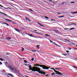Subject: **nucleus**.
Instances as JSON below:
<instances>
[{
    "instance_id": "nucleus-1",
    "label": "nucleus",
    "mask_w": 77,
    "mask_h": 77,
    "mask_svg": "<svg viewBox=\"0 0 77 77\" xmlns=\"http://www.w3.org/2000/svg\"><path fill=\"white\" fill-rule=\"evenodd\" d=\"M36 65V66H40V67H42L43 69H49L50 68V67H47L45 65H40L39 64H37Z\"/></svg>"
},
{
    "instance_id": "nucleus-2",
    "label": "nucleus",
    "mask_w": 77,
    "mask_h": 77,
    "mask_svg": "<svg viewBox=\"0 0 77 77\" xmlns=\"http://www.w3.org/2000/svg\"><path fill=\"white\" fill-rule=\"evenodd\" d=\"M35 69V71H37L38 72H39V74H43L44 75H45V74L46 73L45 72H42V71H41V69L40 68L38 67H36V68Z\"/></svg>"
},
{
    "instance_id": "nucleus-3",
    "label": "nucleus",
    "mask_w": 77,
    "mask_h": 77,
    "mask_svg": "<svg viewBox=\"0 0 77 77\" xmlns=\"http://www.w3.org/2000/svg\"><path fill=\"white\" fill-rule=\"evenodd\" d=\"M32 66L29 65V70H31L32 71L35 72L36 71V69H35L37 67L34 66L32 68Z\"/></svg>"
},
{
    "instance_id": "nucleus-4",
    "label": "nucleus",
    "mask_w": 77,
    "mask_h": 77,
    "mask_svg": "<svg viewBox=\"0 0 77 77\" xmlns=\"http://www.w3.org/2000/svg\"><path fill=\"white\" fill-rule=\"evenodd\" d=\"M53 70L56 73V74H58L59 75H62V73L58 71H56V70H55L54 69H53Z\"/></svg>"
},
{
    "instance_id": "nucleus-5",
    "label": "nucleus",
    "mask_w": 77,
    "mask_h": 77,
    "mask_svg": "<svg viewBox=\"0 0 77 77\" xmlns=\"http://www.w3.org/2000/svg\"><path fill=\"white\" fill-rule=\"evenodd\" d=\"M8 66L9 69H10V70H11V71H13L14 69V68H12V67L11 66L9 65H8Z\"/></svg>"
},
{
    "instance_id": "nucleus-6",
    "label": "nucleus",
    "mask_w": 77,
    "mask_h": 77,
    "mask_svg": "<svg viewBox=\"0 0 77 77\" xmlns=\"http://www.w3.org/2000/svg\"><path fill=\"white\" fill-rule=\"evenodd\" d=\"M0 13L1 14H3V15H6V16H8V18H12V17L9 16H8V15L7 14H5L4 13H2L0 11Z\"/></svg>"
},
{
    "instance_id": "nucleus-7",
    "label": "nucleus",
    "mask_w": 77,
    "mask_h": 77,
    "mask_svg": "<svg viewBox=\"0 0 77 77\" xmlns=\"http://www.w3.org/2000/svg\"><path fill=\"white\" fill-rule=\"evenodd\" d=\"M5 20H6V21H11V22H12V23H13V24H16L15 23H14V22H12V21H13L12 20H10L9 19L8 20V19H5Z\"/></svg>"
},
{
    "instance_id": "nucleus-8",
    "label": "nucleus",
    "mask_w": 77,
    "mask_h": 77,
    "mask_svg": "<svg viewBox=\"0 0 77 77\" xmlns=\"http://www.w3.org/2000/svg\"><path fill=\"white\" fill-rule=\"evenodd\" d=\"M28 35H29V36H31V37H33V38H38V37H34L33 36V35H32V34H28Z\"/></svg>"
},
{
    "instance_id": "nucleus-9",
    "label": "nucleus",
    "mask_w": 77,
    "mask_h": 77,
    "mask_svg": "<svg viewBox=\"0 0 77 77\" xmlns=\"http://www.w3.org/2000/svg\"><path fill=\"white\" fill-rule=\"evenodd\" d=\"M25 19H26V20L27 21H29L30 22V21H31V20H30V19H29V18H27V17H25Z\"/></svg>"
},
{
    "instance_id": "nucleus-10",
    "label": "nucleus",
    "mask_w": 77,
    "mask_h": 77,
    "mask_svg": "<svg viewBox=\"0 0 77 77\" xmlns=\"http://www.w3.org/2000/svg\"><path fill=\"white\" fill-rule=\"evenodd\" d=\"M14 30H16V31H17V32H18L19 33H20V31H19L18 29H16V28H14Z\"/></svg>"
},
{
    "instance_id": "nucleus-11",
    "label": "nucleus",
    "mask_w": 77,
    "mask_h": 77,
    "mask_svg": "<svg viewBox=\"0 0 77 77\" xmlns=\"http://www.w3.org/2000/svg\"><path fill=\"white\" fill-rule=\"evenodd\" d=\"M37 24H39V25H40V26L41 27H42V26L43 27H44V26H43V25H41V23H39L38 22Z\"/></svg>"
},
{
    "instance_id": "nucleus-12",
    "label": "nucleus",
    "mask_w": 77,
    "mask_h": 77,
    "mask_svg": "<svg viewBox=\"0 0 77 77\" xmlns=\"http://www.w3.org/2000/svg\"><path fill=\"white\" fill-rule=\"evenodd\" d=\"M8 75H10V76H11V77H14V76L13 75H12V74L11 73H8Z\"/></svg>"
},
{
    "instance_id": "nucleus-13",
    "label": "nucleus",
    "mask_w": 77,
    "mask_h": 77,
    "mask_svg": "<svg viewBox=\"0 0 77 77\" xmlns=\"http://www.w3.org/2000/svg\"><path fill=\"white\" fill-rule=\"evenodd\" d=\"M5 39H11V38L10 37H7L5 38Z\"/></svg>"
},
{
    "instance_id": "nucleus-14",
    "label": "nucleus",
    "mask_w": 77,
    "mask_h": 77,
    "mask_svg": "<svg viewBox=\"0 0 77 77\" xmlns=\"http://www.w3.org/2000/svg\"><path fill=\"white\" fill-rule=\"evenodd\" d=\"M45 36H47L48 37V36H49V37H50V35L47 34H45Z\"/></svg>"
},
{
    "instance_id": "nucleus-15",
    "label": "nucleus",
    "mask_w": 77,
    "mask_h": 77,
    "mask_svg": "<svg viewBox=\"0 0 77 77\" xmlns=\"http://www.w3.org/2000/svg\"><path fill=\"white\" fill-rule=\"evenodd\" d=\"M17 74L19 75H20V74H20V71H17Z\"/></svg>"
},
{
    "instance_id": "nucleus-16",
    "label": "nucleus",
    "mask_w": 77,
    "mask_h": 77,
    "mask_svg": "<svg viewBox=\"0 0 77 77\" xmlns=\"http://www.w3.org/2000/svg\"><path fill=\"white\" fill-rule=\"evenodd\" d=\"M39 46H40V45H37L36 47H37V48H38V49H39Z\"/></svg>"
},
{
    "instance_id": "nucleus-17",
    "label": "nucleus",
    "mask_w": 77,
    "mask_h": 77,
    "mask_svg": "<svg viewBox=\"0 0 77 77\" xmlns=\"http://www.w3.org/2000/svg\"><path fill=\"white\" fill-rule=\"evenodd\" d=\"M55 74V73L54 72H53L51 74V75L52 76H53V75H54Z\"/></svg>"
},
{
    "instance_id": "nucleus-18",
    "label": "nucleus",
    "mask_w": 77,
    "mask_h": 77,
    "mask_svg": "<svg viewBox=\"0 0 77 77\" xmlns=\"http://www.w3.org/2000/svg\"><path fill=\"white\" fill-rule=\"evenodd\" d=\"M72 24H74L75 25V26H77V25H76V24L75 23H71L70 24H69V25H72Z\"/></svg>"
},
{
    "instance_id": "nucleus-19",
    "label": "nucleus",
    "mask_w": 77,
    "mask_h": 77,
    "mask_svg": "<svg viewBox=\"0 0 77 77\" xmlns=\"http://www.w3.org/2000/svg\"><path fill=\"white\" fill-rule=\"evenodd\" d=\"M0 60L1 61H3V59L0 58Z\"/></svg>"
},
{
    "instance_id": "nucleus-20",
    "label": "nucleus",
    "mask_w": 77,
    "mask_h": 77,
    "mask_svg": "<svg viewBox=\"0 0 77 77\" xmlns=\"http://www.w3.org/2000/svg\"><path fill=\"white\" fill-rule=\"evenodd\" d=\"M77 12H73L72 13V14H77Z\"/></svg>"
},
{
    "instance_id": "nucleus-21",
    "label": "nucleus",
    "mask_w": 77,
    "mask_h": 77,
    "mask_svg": "<svg viewBox=\"0 0 77 77\" xmlns=\"http://www.w3.org/2000/svg\"><path fill=\"white\" fill-rule=\"evenodd\" d=\"M75 28H71L70 29H69L70 30H73V29H75Z\"/></svg>"
},
{
    "instance_id": "nucleus-22",
    "label": "nucleus",
    "mask_w": 77,
    "mask_h": 77,
    "mask_svg": "<svg viewBox=\"0 0 77 77\" xmlns=\"http://www.w3.org/2000/svg\"><path fill=\"white\" fill-rule=\"evenodd\" d=\"M56 69H61V68H56Z\"/></svg>"
},
{
    "instance_id": "nucleus-23",
    "label": "nucleus",
    "mask_w": 77,
    "mask_h": 77,
    "mask_svg": "<svg viewBox=\"0 0 77 77\" xmlns=\"http://www.w3.org/2000/svg\"><path fill=\"white\" fill-rule=\"evenodd\" d=\"M22 51H24V49L23 48V47H22Z\"/></svg>"
},
{
    "instance_id": "nucleus-24",
    "label": "nucleus",
    "mask_w": 77,
    "mask_h": 77,
    "mask_svg": "<svg viewBox=\"0 0 77 77\" xmlns=\"http://www.w3.org/2000/svg\"><path fill=\"white\" fill-rule=\"evenodd\" d=\"M65 17V16H60V17H58V18H63V17Z\"/></svg>"
},
{
    "instance_id": "nucleus-25",
    "label": "nucleus",
    "mask_w": 77,
    "mask_h": 77,
    "mask_svg": "<svg viewBox=\"0 0 77 77\" xmlns=\"http://www.w3.org/2000/svg\"><path fill=\"white\" fill-rule=\"evenodd\" d=\"M19 75H20V77H24V76H23V75H21V74H19Z\"/></svg>"
},
{
    "instance_id": "nucleus-26",
    "label": "nucleus",
    "mask_w": 77,
    "mask_h": 77,
    "mask_svg": "<svg viewBox=\"0 0 77 77\" xmlns=\"http://www.w3.org/2000/svg\"><path fill=\"white\" fill-rule=\"evenodd\" d=\"M55 45H56V46H57V47H60V46L59 45H57V44H56Z\"/></svg>"
},
{
    "instance_id": "nucleus-27",
    "label": "nucleus",
    "mask_w": 77,
    "mask_h": 77,
    "mask_svg": "<svg viewBox=\"0 0 77 77\" xmlns=\"http://www.w3.org/2000/svg\"><path fill=\"white\" fill-rule=\"evenodd\" d=\"M65 41H68V42H70V41H69L68 40L65 39Z\"/></svg>"
},
{
    "instance_id": "nucleus-28",
    "label": "nucleus",
    "mask_w": 77,
    "mask_h": 77,
    "mask_svg": "<svg viewBox=\"0 0 77 77\" xmlns=\"http://www.w3.org/2000/svg\"><path fill=\"white\" fill-rule=\"evenodd\" d=\"M73 68H75L76 69H77V67H75V66H73Z\"/></svg>"
},
{
    "instance_id": "nucleus-29",
    "label": "nucleus",
    "mask_w": 77,
    "mask_h": 77,
    "mask_svg": "<svg viewBox=\"0 0 77 77\" xmlns=\"http://www.w3.org/2000/svg\"><path fill=\"white\" fill-rule=\"evenodd\" d=\"M45 18H46V19H49L48 17H45Z\"/></svg>"
},
{
    "instance_id": "nucleus-30",
    "label": "nucleus",
    "mask_w": 77,
    "mask_h": 77,
    "mask_svg": "<svg viewBox=\"0 0 77 77\" xmlns=\"http://www.w3.org/2000/svg\"><path fill=\"white\" fill-rule=\"evenodd\" d=\"M24 62H25V63H27V61L26 60H24Z\"/></svg>"
},
{
    "instance_id": "nucleus-31",
    "label": "nucleus",
    "mask_w": 77,
    "mask_h": 77,
    "mask_svg": "<svg viewBox=\"0 0 77 77\" xmlns=\"http://www.w3.org/2000/svg\"><path fill=\"white\" fill-rule=\"evenodd\" d=\"M62 55H63L64 56H67V54H63Z\"/></svg>"
},
{
    "instance_id": "nucleus-32",
    "label": "nucleus",
    "mask_w": 77,
    "mask_h": 77,
    "mask_svg": "<svg viewBox=\"0 0 77 77\" xmlns=\"http://www.w3.org/2000/svg\"><path fill=\"white\" fill-rule=\"evenodd\" d=\"M31 60H32V61H34V58H32L31 59Z\"/></svg>"
},
{
    "instance_id": "nucleus-33",
    "label": "nucleus",
    "mask_w": 77,
    "mask_h": 77,
    "mask_svg": "<svg viewBox=\"0 0 77 77\" xmlns=\"http://www.w3.org/2000/svg\"><path fill=\"white\" fill-rule=\"evenodd\" d=\"M33 32L34 33H37V34H38V33L36 32H35L34 31H33Z\"/></svg>"
},
{
    "instance_id": "nucleus-34",
    "label": "nucleus",
    "mask_w": 77,
    "mask_h": 77,
    "mask_svg": "<svg viewBox=\"0 0 77 77\" xmlns=\"http://www.w3.org/2000/svg\"><path fill=\"white\" fill-rule=\"evenodd\" d=\"M6 25H7V26H10V25L7 23L6 24Z\"/></svg>"
},
{
    "instance_id": "nucleus-35",
    "label": "nucleus",
    "mask_w": 77,
    "mask_h": 77,
    "mask_svg": "<svg viewBox=\"0 0 77 77\" xmlns=\"http://www.w3.org/2000/svg\"><path fill=\"white\" fill-rule=\"evenodd\" d=\"M0 6H1V7H2V8H5V7H3V6L0 5Z\"/></svg>"
},
{
    "instance_id": "nucleus-36",
    "label": "nucleus",
    "mask_w": 77,
    "mask_h": 77,
    "mask_svg": "<svg viewBox=\"0 0 77 77\" xmlns=\"http://www.w3.org/2000/svg\"><path fill=\"white\" fill-rule=\"evenodd\" d=\"M71 3H75V2H71Z\"/></svg>"
},
{
    "instance_id": "nucleus-37",
    "label": "nucleus",
    "mask_w": 77,
    "mask_h": 77,
    "mask_svg": "<svg viewBox=\"0 0 77 77\" xmlns=\"http://www.w3.org/2000/svg\"><path fill=\"white\" fill-rule=\"evenodd\" d=\"M26 65H28V66H29L30 65V64H26L25 65V66H26Z\"/></svg>"
},
{
    "instance_id": "nucleus-38",
    "label": "nucleus",
    "mask_w": 77,
    "mask_h": 77,
    "mask_svg": "<svg viewBox=\"0 0 77 77\" xmlns=\"http://www.w3.org/2000/svg\"><path fill=\"white\" fill-rule=\"evenodd\" d=\"M15 72H17V69L15 70Z\"/></svg>"
},
{
    "instance_id": "nucleus-39",
    "label": "nucleus",
    "mask_w": 77,
    "mask_h": 77,
    "mask_svg": "<svg viewBox=\"0 0 77 77\" xmlns=\"http://www.w3.org/2000/svg\"><path fill=\"white\" fill-rule=\"evenodd\" d=\"M66 53H68L69 52V51H66Z\"/></svg>"
},
{
    "instance_id": "nucleus-40",
    "label": "nucleus",
    "mask_w": 77,
    "mask_h": 77,
    "mask_svg": "<svg viewBox=\"0 0 77 77\" xmlns=\"http://www.w3.org/2000/svg\"><path fill=\"white\" fill-rule=\"evenodd\" d=\"M68 29H69V28H66V29H64V30H68Z\"/></svg>"
},
{
    "instance_id": "nucleus-41",
    "label": "nucleus",
    "mask_w": 77,
    "mask_h": 77,
    "mask_svg": "<svg viewBox=\"0 0 77 77\" xmlns=\"http://www.w3.org/2000/svg\"><path fill=\"white\" fill-rule=\"evenodd\" d=\"M38 34L39 35H43L42 34H41V33H38Z\"/></svg>"
},
{
    "instance_id": "nucleus-42",
    "label": "nucleus",
    "mask_w": 77,
    "mask_h": 77,
    "mask_svg": "<svg viewBox=\"0 0 77 77\" xmlns=\"http://www.w3.org/2000/svg\"><path fill=\"white\" fill-rule=\"evenodd\" d=\"M50 42L51 43H53V41H52L51 40H50Z\"/></svg>"
},
{
    "instance_id": "nucleus-43",
    "label": "nucleus",
    "mask_w": 77,
    "mask_h": 77,
    "mask_svg": "<svg viewBox=\"0 0 77 77\" xmlns=\"http://www.w3.org/2000/svg\"><path fill=\"white\" fill-rule=\"evenodd\" d=\"M3 64V63H2L1 62H0V65H2Z\"/></svg>"
},
{
    "instance_id": "nucleus-44",
    "label": "nucleus",
    "mask_w": 77,
    "mask_h": 77,
    "mask_svg": "<svg viewBox=\"0 0 77 77\" xmlns=\"http://www.w3.org/2000/svg\"><path fill=\"white\" fill-rule=\"evenodd\" d=\"M4 9H8V8H5V7L4 8Z\"/></svg>"
},
{
    "instance_id": "nucleus-45",
    "label": "nucleus",
    "mask_w": 77,
    "mask_h": 77,
    "mask_svg": "<svg viewBox=\"0 0 77 77\" xmlns=\"http://www.w3.org/2000/svg\"><path fill=\"white\" fill-rule=\"evenodd\" d=\"M33 31H34L35 32H37L38 31V30H34Z\"/></svg>"
},
{
    "instance_id": "nucleus-46",
    "label": "nucleus",
    "mask_w": 77,
    "mask_h": 77,
    "mask_svg": "<svg viewBox=\"0 0 77 77\" xmlns=\"http://www.w3.org/2000/svg\"><path fill=\"white\" fill-rule=\"evenodd\" d=\"M51 21H55V20L53 19H51Z\"/></svg>"
},
{
    "instance_id": "nucleus-47",
    "label": "nucleus",
    "mask_w": 77,
    "mask_h": 77,
    "mask_svg": "<svg viewBox=\"0 0 77 77\" xmlns=\"http://www.w3.org/2000/svg\"><path fill=\"white\" fill-rule=\"evenodd\" d=\"M69 48V49L70 50H71V48Z\"/></svg>"
},
{
    "instance_id": "nucleus-48",
    "label": "nucleus",
    "mask_w": 77,
    "mask_h": 77,
    "mask_svg": "<svg viewBox=\"0 0 77 77\" xmlns=\"http://www.w3.org/2000/svg\"><path fill=\"white\" fill-rule=\"evenodd\" d=\"M6 23H2V24H6Z\"/></svg>"
},
{
    "instance_id": "nucleus-49",
    "label": "nucleus",
    "mask_w": 77,
    "mask_h": 77,
    "mask_svg": "<svg viewBox=\"0 0 77 77\" xmlns=\"http://www.w3.org/2000/svg\"><path fill=\"white\" fill-rule=\"evenodd\" d=\"M6 55H9V54L8 53L6 54Z\"/></svg>"
},
{
    "instance_id": "nucleus-50",
    "label": "nucleus",
    "mask_w": 77,
    "mask_h": 77,
    "mask_svg": "<svg viewBox=\"0 0 77 77\" xmlns=\"http://www.w3.org/2000/svg\"><path fill=\"white\" fill-rule=\"evenodd\" d=\"M32 51V52H35L36 51Z\"/></svg>"
},
{
    "instance_id": "nucleus-51",
    "label": "nucleus",
    "mask_w": 77,
    "mask_h": 77,
    "mask_svg": "<svg viewBox=\"0 0 77 77\" xmlns=\"http://www.w3.org/2000/svg\"><path fill=\"white\" fill-rule=\"evenodd\" d=\"M30 10L31 11H33V10H32V9H30Z\"/></svg>"
},
{
    "instance_id": "nucleus-52",
    "label": "nucleus",
    "mask_w": 77,
    "mask_h": 77,
    "mask_svg": "<svg viewBox=\"0 0 77 77\" xmlns=\"http://www.w3.org/2000/svg\"><path fill=\"white\" fill-rule=\"evenodd\" d=\"M48 75H46V76H48Z\"/></svg>"
},
{
    "instance_id": "nucleus-53",
    "label": "nucleus",
    "mask_w": 77,
    "mask_h": 77,
    "mask_svg": "<svg viewBox=\"0 0 77 77\" xmlns=\"http://www.w3.org/2000/svg\"><path fill=\"white\" fill-rule=\"evenodd\" d=\"M57 14H60V13H57Z\"/></svg>"
},
{
    "instance_id": "nucleus-54",
    "label": "nucleus",
    "mask_w": 77,
    "mask_h": 77,
    "mask_svg": "<svg viewBox=\"0 0 77 77\" xmlns=\"http://www.w3.org/2000/svg\"><path fill=\"white\" fill-rule=\"evenodd\" d=\"M39 38H42V37H39Z\"/></svg>"
},
{
    "instance_id": "nucleus-55",
    "label": "nucleus",
    "mask_w": 77,
    "mask_h": 77,
    "mask_svg": "<svg viewBox=\"0 0 77 77\" xmlns=\"http://www.w3.org/2000/svg\"><path fill=\"white\" fill-rule=\"evenodd\" d=\"M9 9H11V8H9V7H7Z\"/></svg>"
},
{
    "instance_id": "nucleus-56",
    "label": "nucleus",
    "mask_w": 77,
    "mask_h": 77,
    "mask_svg": "<svg viewBox=\"0 0 77 77\" xmlns=\"http://www.w3.org/2000/svg\"><path fill=\"white\" fill-rule=\"evenodd\" d=\"M64 3H65V2H63L62 3V5H63V4H64Z\"/></svg>"
},
{
    "instance_id": "nucleus-57",
    "label": "nucleus",
    "mask_w": 77,
    "mask_h": 77,
    "mask_svg": "<svg viewBox=\"0 0 77 77\" xmlns=\"http://www.w3.org/2000/svg\"><path fill=\"white\" fill-rule=\"evenodd\" d=\"M50 2H52L51 0H49Z\"/></svg>"
},
{
    "instance_id": "nucleus-58",
    "label": "nucleus",
    "mask_w": 77,
    "mask_h": 77,
    "mask_svg": "<svg viewBox=\"0 0 77 77\" xmlns=\"http://www.w3.org/2000/svg\"><path fill=\"white\" fill-rule=\"evenodd\" d=\"M51 69H54L53 68H51Z\"/></svg>"
},
{
    "instance_id": "nucleus-59",
    "label": "nucleus",
    "mask_w": 77,
    "mask_h": 77,
    "mask_svg": "<svg viewBox=\"0 0 77 77\" xmlns=\"http://www.w3.org/2000/svg\"><path fill=\"white\" fill-rule=\"evenodd\" d=\"M34 66H36V64H35L34 65Z\"/></svg>"
},
{
    "instance_id": "nucleus-60",
    "label": "nucleus",
    "mask_w": 77,
    "mask_h": 77,
    "mask_svg": "<svg viewBox=\"0 0 77 77\" xmlns=\"http://www.w3.org/2000/svg\"><path fill=\"white\" fill-rule=\"evenodd\" d=\"M33 72L32 71H31V72Z\"/></svg>"
},
{
    "instance_id": "nucleus-61",
    "label": "nucleus",
    "mask_w": 77,
    "mask_h": 77,
    "mask_svg": "<svg viewBox=\"0 0 77 77\" xmlns=\"http://www.w3.org/2000/svg\"><path fill=\"white\" fill-rule=\"evenodd\" d=\"M71 45H74V44H71Z\"/></svg>"
},
{
    "instance_id": "nucleus-62",
    "label": "nucleus",
    "mask_w": 77,
    "mask_h": 77,
    "mask_svg": "<svg viewBox=\"0 0 77 77\" xmlns=\"http://www.w3.org/2000/svg\"><path fill=\"white\" fill-rule=\"evenodd\" d=\"M3 3H5V2H4V1H3Z\"/></svg>"
},
{
    "instance_id": "nucleus-63",
    "label": "nucleus",
    "mask_w": 77,
    "mask_h": 77,
    "mask_svg": "<svg viewBox=\"0 0 77 77\" xmlns=\"http://www.w3.org/2000/svg\"><path fill=\"white\" fill-rule=\"evenodd\" d=\"M75 50H77V48H76Z\"/></svg>"
},
{
    "instance_id": "nucleus-64",
    "label": "nucleus",
    "mask_w": 77,
    "mask_h": 77,
    "mask_svg": "<svg viewBox=\"0 0 77 77\" xmlns=\"http://www.w3.org/2000/svg\"><path fill=\"white\" fill-rule=\"evenodd\" d=\"M76 60H77V59H76Z\"/></svg>"
}]
</instances>
